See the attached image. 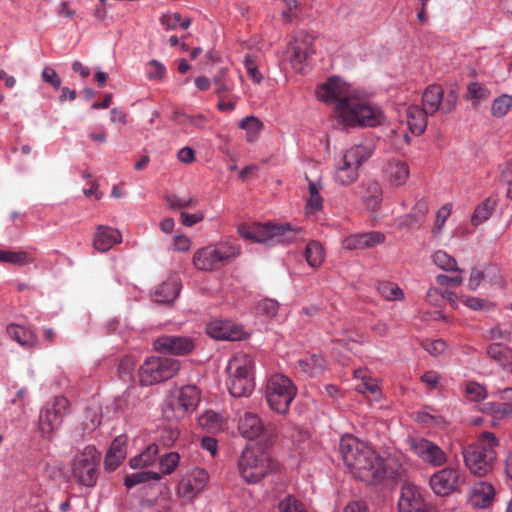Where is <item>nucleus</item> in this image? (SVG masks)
Masks as SVG:
<instances>
[{"instance_id":"nucleus-1","label":"nucleus","mask_w":512,"mask_h":512,"mask_svg":"<svg viewBox=\"0 0 512 512\" xmlns=\"http://www.w3.org/2000/svg\"><path fill=\"white\" fill-rule=\"evenodd\" d=\"M339 450L353 476L367 484H378L386 476L383 459L366 443L352 435L340 440Z\"/></svg>"},{"instance_id":"nucleus-2","label":"nucleus","mask_w":512,"mask_h":512,"mask_svg":"<svg viewBox=\"0 0 512 512\" xmlns=\"http://www.w3.org/2000/svg\"><path fill=\"white\" fill-rule=\"evenodd\" d=\"M334 114L338 122L349 128L375 127L385 120L380 107L353 93L345 102L334 108Z\"/></svg>"},{"instance_id":"nucleus-3","label":"nucleus","mask_w":512,"mask_h":512,"mask_svg":"<svg viewBox=\"0 0 512 512\" xmlns=\"http://www.w3.org/2000/svg\"><path fill=\"white\" fill-rule=\"evenodd\" d=\"M376 144L371 139H365L343 151L335 163L334 181L341 186H348L359 178L360 167L374 154Z\"/></svg>"},{"instance_id":"nucleus-4","label":"nucleus","mask_w":512,"mask_h":512,"mask_svg":"<svg viewBox=\"0 0 512 512\" xmlns=\"http://www.w3.org/2000/svg\"><path fill=\"white\" fill-rule=\"evenodd\" d=\"M499 441L491 432H482L475 443L462 449L465 466L476 476H485L490 473L497 459L496 448Z\"/></svg>"},{"instance_id":"nucleus-5","label":"nucleus","mask_w":512,"mask_h":512,"mask_svg":"<svg viewBox=\"0 0 512 512\" xmlns=\"http://www.w3.org/2000/svg\"><path fill=\"white\" fill-rule=\"evenodd\" d=\"M240 252L235 240L225 239L197 249L193 254V265L200 271H216L238 257Z\"/></svg>"},{"instance_id":"nucleus-6","label":"nucleus","mask_w":512,"mask_h":512,"mask_svg":"<svg viewBox=\"0 0 512 512\" xmlns=\"http://www.w3.org/2000/svg\"><path fill=\"white\" fill-rule=\"evenodd\" d=\"M237 468L244 482L256 484L270 474L275 465L266 451L258 445H251L241 452Z\"/></svg>"},{"instance_id":"nucleus-7","label":"nucleus","mask_w":512,"mask_h":512,"mask_svg":"<svg viewBox=\"0 0 512 512\" xmlns=\"http://www.w3.org/2000/svg\"><path fill=\"white\" fill-rule=\"evenodd\" d=\"M296 395L297 387L289 377L275 373L267 379L265 399L275 413L286 416Z\"/></svg>"},{"instance_id":"nucleus-8","label":"nucleus","mask_w":512,"mask_h":512,"mask_svg":"<svg viewBox=\"0 0 512 512\" xmlns=\"http://www.w3.org/2000/svg\"><path fill=\"white\" fill-rule=\"evenodd\" d=\"M228 389L233 397L250 395L254 390V361L245 354L234 356L228 364Z\"/></svg>"},{"instance_id":"nucleus-9","label":"nucleus","mask_w":512,"mask_h":512,"mask_svg":"<svg viewBox=\"0 0 512 512\" xmlns=\"http://www.w3.org/2000/svg\"><path fill=\"white\" fill-rule=\"evenodd\" d=\"M201 400V391L195 385H185L175 390L168 398L163 412L169 420H180L196 410Z\"/></svg>"},{"instance_id":"nucleus-10","label":"nucleus","mask_w":512,"mask_h":512,"mask_svg":"<svg viewBox=\"0 0 512 512\" xmlns=\"http://www.w3.org/2000/svg\"><path fill=\"white\" fill-rule=\"evenodd\" d=\"M100 453L94 446L88 445L77 452L72 460L71 472L79 485L94 487L98 479Z\"/></svg>"},{"instance_id":"nucleus-11","label":"nucleus","mask_w":512,"mask_h":512,"mask_svg":"<svg viewBox=\"0 0 512 512\" xmlns=\"http://www.w3.org/2000/svg\"><path fill=\"white\" fill-rule=\"evenodd\" d=\"M179 369L180 363L175 359L151 356L139 368V382L144 386L154 385L172 378Z\"/></svg>"},{"instance_id":"nucleus-12","label":"nucleus","mask_w":512,"mask_h":512,"mask_svg":"<svg viewBox=\"0 0 512 512\" xmlns=\"http://www.w3.org/2000/svg\"><path fill=\"white\" fill-rule=\"evenodd\" d=\"M457 100L458 96L453 90L445 95L442 86L432 84L423 92L422 109L430 115L435 114L440 109L444 113H450L455 108Z\"/></svg>"},{"instance_id":"nucleus-13","label":"nucleus","mask_w":512,"mask_h":512,"mask_svg":"<svg viewBox=\"0 0 512 512\" xmlns=\"http://www.w3.org/2000/svg\"><path fill=\"white\" fill-rule=\"evenodd\" d=\"M465 475L458 467H446L435 472L430 478V487L439 496L460 491Z\"/></svg>"},{"instance_id":"nucleus-14","label":"nucleus","mask_w":512,"mask_h":512,"mask_svg":"<svg viewBox=\"0 0 512 512\" xmlns=\"http://www.w3.org/2000/svg\"><path fill=\"white\" fill-rule=\"evenodd\" d=\"M69 406L66 397L58 396L51 407H46L40 412L38 424L43 436L50 437L61 426L63 416L69 413Z\"/></svg>"},{"instance_id":"nucleus-15","label":"nucleus","mask_w":512,"mask_h":512,"mask_svg":"<svg viewBox=\"0 0 512 512\" xmlns=\"http://www.w3.org/2000/svg\"><path fill=\"white\" fill-rule=\"evenodd\" d=\"M410 450L425 464L441 467L447 461L445 451L436 443L421 437H410L407 440Z\"/></svg>"},{"instance_id":"nucleus-16","label":"nucleus","mask_w":512,"mask_h":512,"mask_svg":"<svg viewBox=\"0 0 512 512\" xmlns=\"http://www.w3.org/2000/svg\"><path fill=\"white\" fill-rule=\"evenodd\" d=\"M209 479V474L205 469L195 467L181 478L177 485L176 493L178 497L192 501L204 490Z\"/></svg>"},{"instance_id":"nucleus-17","label":"nucleus","mask_w":512,"mask_h":512,"mask_svg":"<svg viewBox=\"0 0 512 512\" xmlns=\"http://www.w3.org/2000/svg\"><path fill=\"white\" fill-rule=\"evenodd\" d=\"M351 94L349 85L336 76L330 77L319 84L316 89L317 99L326 104H333L334 108L345 102Z\"/></svg>"},{"instance_id":"nucleus-18","label":"nucleus","mask_w":512,"mask_h":512,"mask_svg":"<svg viewBox=\"0 0 512 512\" xmlns=\"http://www.w3.org/2000/svg\"><path fill=\"white\" fill-rule=\"evenodd\" d=\"M399 512H427V505L419 487L405 482L398 501Z\"/></svg>"},{"instance_id":"nucleus-19","label":"nucleus","mask_w":512,"mask_h":512,"mask_svg":"<svg viewBox=\"0 0 512 512\" xmlns=\"http://www.w3.org/2000/svg\"><path fill=\"white\" fill-rule=\"evenodd\" d=\"M154 349L160 353L185 355L194 348V341L187 336L164 335L154 341Z\"/></svg>"},{"instance_id":"nucleus-20","label":"nucleus","mask_w":512,"mask_h":512,"mask_svg":"<svg viewBox=\"0 0 512 512\" xmlns=\"http://www.w3.org/2000/svg\"><path fill=\"white\" fill-rule=\"evenodd\" d=\"M207 334L216 340H241L245 336L243 328L229 320L215 319L206 326Z\"/></svg>"},{"instance_id":"nucleus-21","label":"nucleus","mask_w":512,"mask_h":512,"mask_svg":"<svg viewBox=\"0 0 512 512\" xmlns=\"http://www.w3.org/2000/svg\"><path fill=\"white\" fill-rule=\"evenodd\" d=\"M274 231L275 224L271 223L242 224L238 227V233L242 238L263 244H274Z\"/></svg>"},{"instance_id":"nucleus-22","label":"nucleus","mask_w":512,"mask_h":512,"mask_svg":"<svg viewBox=\"0 0 512 512\" xmlns=\"http://www.w3.org/2000/svg\"><path fill=\"white\" fill-rule=\"evenodd\" d=\"M5 333L9 339L15 341L24 349L32 350L39 347L38 335L29 326L9 323L5 328Z\"/></svg>"},{"instance_id":"nucleus-23","label":"nucleus","mask_w":512,"mask_h":512,"mask_svg":"<svg viewBox=\"0 0 512 512\" xmlns=\"http://www.w3.org/2000/svg\"><path fill=\"white\" fill-rule=\"evenodd\" d=\"M388 184L393 188L404 186L410 178V168L407 162L401 159L390 160L384 169Z\"/></svg>"},{"instance_id":"nucleus-24","label":"nucleus","mask_w":512,"mask_h":512,"mask_svg":"<svg viewBox=\"0 0 512 512\" xmlns=\"http://www.w3.org/2000/svg\"><path fill=\"white\" fill-rule=\"evenodd\" d=\"M385 241V236L381 232L372 231L366 233L352 234L342 241V245L347 250L365 249L377 246Z\"/></svg>"},{"instance_id":"nucleus-25","label":"nucleus","mask_w":512,"mask_h":512,"mask_svg":"<svg viewBox=\"0 0 512 512\" xmlns=\"http://www.w3.org/2000/svg\"><path fill=\"white\" fill-rule=\"evenodd\" d=\"M495 498V489L492 484L484 481L475 483L469 492V502L475 508L489 507Z\"/></svg>"},{"instance_id":"nucleus-26","label":"nucleus","mask_w":512,"mask_h":512,"mask_svg":"<svg viewBox=\"0 0 512 512\" xmlns=\"http://www.w3.org/2000/svg\"><path fill=\"white\" fill-rule=\"evenodd\" d=\"M121 241L122 235L117 229L100 225L96 229L93 246L99 252H106Z\"/></svg>"},{"instance_id":"nucleus-27","label":"nucleus","mask_w":512,"mask_h":512,"mask_svg":"<svg viewBox=\"0 0 512 512\" xmlns=\"http://www.w3.org/2000/svg\"><path fill=\"white\" fill-rule=\"evenodd\" d=\"M238 431L242 437L253 440L263 433L264 424L256 413L246 412L239 418Z\"/></svg>"},{"instance_id":"nucleus-28","label":"nucleus","mask_w":512,"mask_h":512,"mask_svg":"<svg viewBox=\"0 0 512 512\" xmlns=\"http://www.w3.org/2000/svg\"><path fill=\"white\" fill-rule=\"evenodd\" d=\"M127 437L117 436L111 443L105 456V469L114 471L126 458Z\"/></svg>"},{"instance_id":"nucleus-29","label":"nucleus","mask_w":512,"mask_h":512,"mask_svg":"<svg viewBox=\"0 0 512 512\" xmlns=\"http://www.w3.org/2000/svg\"><path fill=\"white\" fill-rule=\"evenodd\" d=\"M428 114L425 110L417 105H411L406 108V123L410 132L414 135H421L427 127Z\"/></svg>"},{"instance_id":"nucleus-30","label":"nucleus","mask_w":512,"mask_h":512,"mask_svg":"<svg viewBox=\"0 0 512 512\" xmlns=\"http://www.w3.org/2000/svg\"><path fill=\"white\" fill-rule=\"evenodd\" d=\"M179 291L180 283L177 278L173 277L155 289L152 299L157 303H171L177 298Z\"/></svg>"},{"instance_id":"nucleus-31","label":"nucleus","mask_w":512,"mask_h":512,"mask_svg":"<svg viewBox=\"0 0 512 512\" xmlns=\"http://www.w3.org/2000/svg\"><path fill=\"white\" fill-rule=\"evenodd\" d=\"M274 244L304 241L305 233L301 228L289 224H275Z\"/></svg>"},{"instance_id":"nucleus-32","label":"nucleus","mask_w":512,"mask_h":512,"mask_svg":"<svg viewBox=\"0 0 512 512\" xmlns=\"http://www.w3.org/2000/svg\"><path fill=\"white\" fill-rule=\"evenodd\" d=\"M35 261V256L29 250H10L0 249V263H8L17 266H25L32 264Z\"/></svg>"},{"instance_id":"nucleus-33","label":"nucleus","mask_w":512,"mask_h":512,"mask_svg":"<svg viewBox=\"0 0 512 512\" xmlns=\"http://www.w3.org/2000/svg\"><path fill=\"white\" fill-rule=\"evenodd\" d=\"M487 355L502 368L512 366V349L500 343H492L487 347Z\"/></svg>"},{"instance_id":"nucleus-34","label":"nucleus","mask_w":512,"mask_h":512,"mask_svg":"<svg viewBox=\"0 0 512 512\" xmlns=\"http://www.w3.org/2000/svg\"><path fill=\"white\" fill-rule=\"evenodd\" d=\"M414 419L427 427H443L447 423L445 417L431 407L415 412Z\"/></svg>"},{"instance_id":"nucleus-35","label":"nucleus","mask_w":512,"mask_h":512,"mask_svg":"<svg viewBox=\"0 0 512 512\" xmlns=\"http://www.w3.org/2000/svg\"><path fill=\"white\" fill-rule=\"evenodd\" d=\"M483 411L492 417L495 425L505 418H512V403L488 402L484 405Z\"/></svg>"},{"instance_id":"nucleus-36","label":"nucleus","mask_w":512,"mask_h":512,"mask_svg":"<svg viewBox=\"0 0 512 512\" xmlns=\"http://www.w3.org/2000/svg\"><path fill=\"white\" fill-rule=\"evenodd\" d=\"M363 187V202L368 208L376 209L382 201L381 185L377 181H367Z\"/></svg>"},{"instance_id":"nucleus-37","label":"nucleus","mask_w":512,"mask_h":512,"mask_svg":"<svg viewBox=\"0 0 512 512\" xmlns=\"http://www.w3.org/2000/svg\"><path fill=\"white\" fill-rule=\"evenodd\" d=\"M158 453V445L149 444L143 452L130 459V467L133 469L146 468L155 462Z\"/></svg>"},{"instance_id":"nucleus-38","label":"nucleus","mask_w":512,"mask_h":512,"mask_svg":"<svg viewBox=\"0 0 512 512\" xmlns=\"http://www.w3.org/2000/svg\"><path fill=\"white\" fill-rule=\"evenodd\" d=\"M305 259L312 268H319L325 260V250L319 241H310L305 249Z\"/></svg>"},{"instance_id":"nucleus-39","label":"nucleus","mask_w":512,"mask_h":512,"mask_svg":"<svg viewBox=\"0 0 512 512\" xmlns=\"http://www.w3.org/2000/svg\"><path fill=\"white\" fill-rule=\"evenodd\" d=\"M300 369L309 376H318L326 368V361L320 355H310L298 362Z\"/></svg>"},{"instance_id":"nucleus-40","label":"nucleus","mask_w":512,"mask_h":512,"mask_svg":"<svg viewBox=\"0 0 512 512\" xmlns=\"http://www.w3.org/2000/svg\"><path fill=\"white\" fill-rule=\"evenodd\" d=\"M285 441L291 448L299 450L307 442L309 434L298 426H289L284 434Z\"/></svg>"},{"instance_id":"nucleus-41","label":"nucleus","mask_w":512,"mask_h":512,"mask_svg":"<svg viewBox=\"0 0 512 512\" xmlns=\"http://www.w3.org/2000/svg\"><path fill=\"white\" fill-rule=\"evenodd\" d=\"M309 198L306 204V213L314 214L322 208L323 198L320 195V182L309 181Z\"/></svg>"},{"instance_id":"nucleus-42","label":"nucleus","mask_w":512,"mask_h":512,"mask_svg":"<svg viewBox=\"0 0 512 512\" xmlns=\"http://www.w3.org/2000/svg\"><path fill=\"white\" fill-rule=\"evenodd\" d=\"M239 127L246 131V140L248 142H253L259 137L263 124L256 117L247 116L241 120Z\"/></svg>"},{"instance_id":"nucleus-43","label":"nucleus","mask_w":512,"mask_h":512,"mask_svg":"<svg viewBox=\"0 0 512 512\" xmlns=\"http://www.w3.org/2000/svg\"><path fill=\"white\" fill-rule=\"evenodd\" d=\"M490 94V90L479 82H471L467 85V99L470 100L474 106L487 100Z\"/></svg>"},{"instance_id":"nucleus-44","label":"nucleus","mask_w":512,"mask_h":512,"mask_svg":"<svg viewBox=\"0 0 512 512\" xmlns=\"http://www.w3.org/2000/svg\"><path fill=\"white\" fill-rule=\"evenodd\" d=\"M432 260L437 267L444 271L459 273L462 272L457 266V261L445 251H436L432 256Z\"/></svg>"},{"instance_id":"nucleus-45","label":"nucleus","mask_w":512,"mask_h":512,"mask_svg":"<svg viewBox=\"0 0 512 512\" xmlns=\"http://www.w3.org/2000/svg\"><path fill=\"white\" fill-rule=\"evenodd\" d=\"M180 455L177 452H169L159 457V469L161 477L172 474L180 464Z\"/></svg>"},{"instance_id":"nucleus-46","label":"nucleus","mask_w":512,"mask_h":512,"mask_svg":"<svg viewBox=\"0 0 512 512\" xmlns=\"http://www.w3.org/2000/svg\"><path fill=\"white\" fill-rule=\"evenodd\" d=\"M494 207H495V201L488 198L486 200H484L481 204H479L472 217H471V222L474 226H477L479 224H481L482 222L486 221L492 211L494 210Z\"/></svg>"},{"instance_id":"nucleus-47","label":"nucleus","mask_w":512,"mask_h":512,"mask_svg":"<svg viewBox=\"0 0 512 512\" xmlns=\"http://www.w3.org/2000/svg\"><path fill=\"white\" fill-rule=\"evenodd\" d=\"M215 93L222 97L223 94L229 93L234 88V83L229 79L226 69H220L213 77Z\"/></svg>"},{"instance_id":"nucleus-48","label":"nucleus","mask_w":512,"mask_h":512,"mask_svg":"<svg viewBox=\"0 0 512 512\" xmlns=\"http://www.w3.org/2000/svg\"><path fill=\"white\" fill-rule=\"evenodd\" d=\"M167 205L170 209L178 210L192 208L198 205L199 200L194 196L169 195L166 197Z\"/></svg>"},{"instance_id":"nucleus-49","label":"nucleus","mask_w":512,"mask_h":512,"mask_svg":"<svg viewBox=\"0 0 512 512\" xmlns=\"http://www.w3.org/2000/svg\"><path fill=\"white\" fill-rule=\"evenodd\" d=\"M314 53V50L311 46L308 44H305L302 46L300 43H295L292 46V57L291 62L295 69L301 70L302 68L300 65L310 56Z\"/></svg>"},{"instance_id":"nucleus-50","label":"nucleus","mask_w":512,"mask_h":512,"mask_svg":"<svg viewBox=\"0 0 512 512\" xmlns=\"http://www.w3.org/2000/svg\"><path fill=\"white\" fill-rule=\"evenodd\" d=\"M512 108V96L503 94L495 98L491 105V114L494 117L505 116Z\"/></svg>"},{"instance_id":"nucleus-51","label":"nucleus","mask_w":512,"mask_h":512,"mask_svg":"<svg viewBox=\"0 0 512 512\" xmlns=\"http://www.w3.org/2000/svg\"><path fill=\"white\" fill-rule=\"evenodd\" d=\"M160 479H161V474H159L158 472L141 471V472H136L131 475H128L125 478L124 484L128 489H131L132 487H134L140 483H144L149 480H160Z\"/></svg>"},{"instance_id":"nucleus-52","label":"nucleus","mask_w":512,"mask_h":512,"mask_svg":"<svg viewBox=\"0 0 512 512\" xmlns=\"http://www.w3.org/2000/svg\"><path fill=\"white\" fill-rule=\"evenodd\" d=\"M198 423L207 430H219L222 427V416L213 411H206L199 416Z\"/></svg>"},{"instance_id":"nucleus-53","label":"nucleus","mask_w":512,"mask_h":512,"mask_svg":"<svg viewBox=\"0 0 512 512\" xmlns=\"http://www.w3.org/2000/svg\"><path fill=\"white\" fill-rule=\"evenodd\" d=\"M378 290L386 300L395 301L404 299L403 290L394 283H382L379 285Z\"/></svg>"},{"instance_id":"nucleus-54","label":"nucleus","mask_w":512,"mask_h":512,"mask_svg":"<svg viewBox=\"0 0 512 512\" xmlns=\"http://www.w3.org/2000/svg\"><path fill=\"white\" fill-rule=\"evenodd\" d=\"M465 394L471 401H482L487 397L486 388L474 381H469L465 384Z\"/></svg>"},{"instance_id":"nucleus-55","label":"nucleus","mask_w":512,"mask_h":512,"mask_svg":"<svg viewBox=\"0 0 512 512\" xmlns=\"http://www.w3.org/2000/svg\"><path fill=\"white\" fill-rule=\"evenodd\" d=\"M166 75V67L152 59L146 64V76L149 80L162 81Z\"/></svg>"},{"instance_id":"nucleus-56","label":"nucleus","mask_w":512,"mask_h":512,"mask_svg":"<svg viewBox=\"0 0 512 512\" xmlns=\"http://www.w3.org/2000/svg\"><path fill=\"white\" fill-rule=\"evenodd\" d=\"M277 512H307L303 504L294 496H287L277 506Z\"/></svg>"},{"instance_id":"nucleus-57","label":"nucleus","mask_w":512,"mask_h":512,"mask_svg":"<svg viewBox=\"0 0 512 512\" xmlns=\"http://www.w3.org/2000/svg\"><path fill=\"white\" fill-rule=\"evenodd\" d=\"M136 366V359L132 355H125L121 358L118 366V374L121 378L132 379Z\"/></svg>"},{"instance_id":"nucleus-58","label":"nucleus","mask_w":512,"mask_h":512,"mask_svg":"<svg viewBox=\"0 0 512 512\" xmlns=\"http://www.w3.org/2000/svg\"><path fill=\"white\" fill-rule=\"evenodd\" d=\"M451 210H452V207L450 204H445L438 210L437 215H436V221H435V224L432 229V232L434 234L441 233L447 218L451 214Z\"/></svg>"},{"instance_id":"nucleus-59","label":"nucleus","mask_w":512,"mask_h":512,"mask_svg":"<svg viewBox=\"0 0 512 512\" xmlns=\"http://www.w3.org/2000/svg\"><path fill=\"white\" fill-rule=\"evenodd\" d=\"M428 212V204L425 200L418 201L414 208L411 215L407 216V219L409 222H407V225H412L413 223L421 221L425 215Z\"/></svg>"},{"instance_id":"nucleus-60","label":"nucleus","mask_w":512,"mask_h":512,"mask_svg":"<svg viewBox=\"0 0 512 512\" xmlns=\"http://www.w3.org/2000/svg\"><path fill=\"white\" fill-rule=\"evenodd\" d=\"M180 436V431L177 427L167 426L165 427L160 436V440L164 446H173Z\"/></svg>"},{"instance_id":"nucleus-61","label":"nucleus","mask_w":512,"mask_h":512,"mask_svg":"<svg viewBox=\"0 0 512 512\" xmlns=\"http://www.w3.org/2000/svg\"><path fill=\"white\" fill-rule=\"evenodd\" d=\"M257 312L267 317H273L278 312V304L271 299H265L258 303Z\"/></svg>"},{"instance_id":"nucleus-62","label":"nucleus","mask_w":512,"mask_h":512,"mask_svg":"<svg viewBox=\"0 0 512 512\" xmlns=\"http://www.w3.org/2000/svg\"><path fill=\"white\" fill-rule=\"evenodd\" d=\"M355 390L363 395L372 396L374 399L380 396L379 386L372 381H363L355 387Z\"/></svg>"},{"instance_id":"nucleus-63","label":"nucleus","mask_w":512,"mask_h":512,"mask_svg":"<svg viewBox=\"0 0 512 512\" xmlns=\"http://www.w3.org/2000/svg\"><path fill=\"white\" fill-rule=\"evenodd\" d=\"M204 218L205 214L202 211H197L195 213L181 212L180 214V222L186 227H192L195 224L202 222Z\"/></svg>"},{"instance_id":"nucleus-64","label":"nucleus","mask_w":512,"mask_h":512,"mask_svg":"<svg viewBox=\"0 0 512 512\" xmlns=\"http://www.w3.org/2000/svg\"><path fill=\"white\" fill-rule=\"evenodd\" d=\"M422 346L429 354L433 356L440 355L446 350V343L441 339L424 341Z\"/></svg>"}]
</instances>
